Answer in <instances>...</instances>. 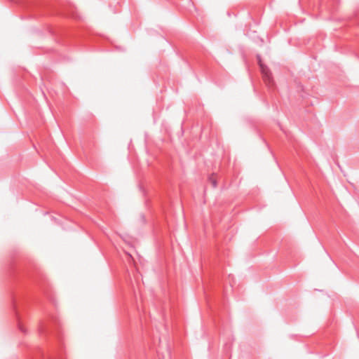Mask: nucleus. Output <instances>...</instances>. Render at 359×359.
Segmentation results:
<instances>
[{
  "label": "nucleus",
  "mask_w": 359,
  "mask_h": 359,
  "mask_svg": "<svg viewBox=\"0 0 359 359\" xmlns=\"http://www.w3.org/2000/svg\"><path fill=\"white\" fill-rule=\"evenodd\" d=\"M8 273L13 279L9 291L11 306L19 330L26 334L27 331L22 324V313L30 302L36 299L35 289L40 287L51 303L55 305V302L41 271L31 272L25 270L12 261L8 265Z\"/></svg>",
  "instance_id": "obj_1"
},
{
  "label": "nucleus",
  "mask_w": 359,
  "mask_h": 359,
  "mask_svg": "<svg viewBox=\"0 0 359 359\" xmlns=\"http://www.w3.org/2000/svg\"><path fill=\"white\" fill-rule=\"evenodd\" d=\"M60 321L55 314L46 311L45 319L40 321L39 332L41 337L51 338L48 351L45 353L40 347L32 350L31 359H64V346Z\"/></svg>",
  "instance_id": "obj_2"
},
{
  "label": "nucleus",
  "mask_w": 359,
  "mask_h": 359,
  "mask_svg": "<svg viewBox=\"0 0 359 359\" xmlns=\"http://www.w3.org/2000/svg\"><path fill=\"white\" fill-rule=\"evenodd\" d=\"M259 63L264 83L269 88L272 87L273 86V79L269 69L266 66L262 65L260 60L259 61Z\"/></svg>",
  "instance_id": "obj_3"
},
{
  "label": "nucleus",
  "mask_w": 359,
  "mask_h": 359,
  "mask_svg": "<svg viewBox=\"0 0 359 359\" xmlns=\"http://www.w3.org/2000/svg\"><path fill=\"white\" fill-rule=\"evenodd\" d=\"M209 180H210V182H211V184H212V187H213L214 188H215V187H217V181H216V180H215V178L214 177V176H213V175L210 176V177H209Z\"/></svg>",
  "instance_id": "obj_4"
},
{
  "label": "nucleus",
  "mask_w": 359,
  "mask_h": 359,
  "mask_svg": "<svg viewBox=\"0 0 359 359\" xmlns=\"http://www.w3.org/2000/svg\"><path fill=\"white\" fill-rule=\"evenodd\" d=\"M141 217H142V219L143 222H144L145 221L144 216L142 215Z\"/></svg>",
  "instance_id": "obj_5"
}]
</instances>
